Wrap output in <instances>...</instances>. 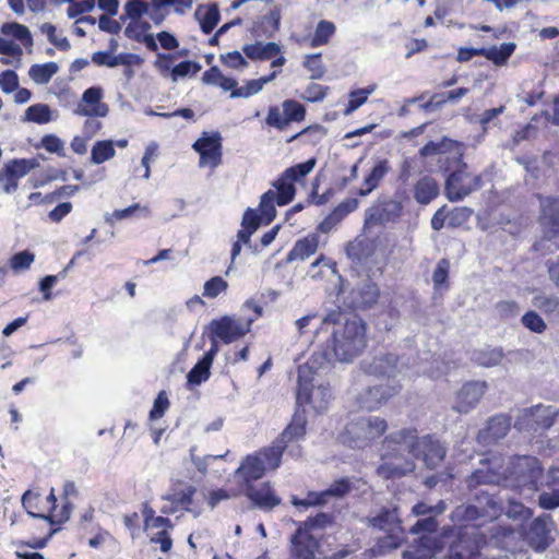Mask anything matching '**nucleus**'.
<instances>
[{
  "mask_svg": "<svg viewBox=\"0 0 559 559\" xmlns=\"http://www.w3.org/2000/svg\"><path fill=\"white\" fill-rule=\"evenodd\" d=\"M306 424L305 411L297 409L290 424L271 447L259 451L254 455H248L243 460L236 473L243 478L246 487L260 479L266 469H276L280 466L287 443L304 437Z\"/></svg>",
  "mask_w": 559,
  "mask_h": 559,
  "instance_id": "obj_3",
  "label": "nucleus"
},
{
  "mask_svg": "<svg viewBox=\"0 0 559 559\" xmlns=\"http://www.w3.org/2000/svg\"><path fill=\"white\" fill-rule=\"evenodd\" d=\"M2 34L12 36L23 45H32V35L28 28L19 23H5L1 27Z\"/></svg>",
  "mask_w": 559,
  "mask_h": 559,
  "instance_id": "obj_43",
  "label": "nucleus"
},
{
  "mask_svg": "<svg viewBox=\"0 0 559 559\" xmlns=\"http://www.w3.org/2000/svg\"><path fill=\"white\" fill-rule=\"evenodd\" d=\"M319 245V237L317 235H310L308 237H305L300 240H298L293 249L287 254V261L292 262L295 260L304 261L308 259L310 255H312Z\"/></svg>",
  "mask_w": 559,
  "mask_h": 559,
  "instance_id": "obj_31",
  "label": "nucleus"
},
{
  "mask_svg": "<svg viewBox=\"0 0 559 559\" xmlns=\"http://www.w3.org/2000/svg\"><path fill=\"white\" fill-rule=\"evenodd\" d=\"M454 143V141L448 138H443L440 142L430 141L419 150V154L423 157H428L444 153L450 151Z\"/></svg>",
  "mask_w": 559,
  "mask_h": 559,
  "instance_id": "obj_47",
  "label": "nucleus"
},
{
  "mask_svg": "<svg viewBox=\"0 0 559 559\" xmlns=\"http://www.w3.org/2000/svg\"><path fill=\"white\" fill-rule=\"evenodd\" d=\"M401 210V204L395 201L373 205L366 211L365 227L368 228L374 225H384L397 217Z\"/></svg>",
  "mask_w": 559,
  "mask_h": 559,
  "instance_id": "obj_23",
  "label": "nucleus"
},
{
  "mask_svg": "<svg viewBox=\"0 0 559 559\" xmlns=\"http://www.w3.org/2000/svg\"><path fill=\"white\" fill-rule=\"evenodd\" d=\"M283 111L285 115V118L288 119V124L292 121H301L305 118L306 109L305 107L293 99L284 100L283 103Z\"/></svg>",
  "mask_w": 559,
  "mask_h": 559,
  "instance_id": "obj_51",
  "label": "nucleus"
},
{
  "mask_svg": "<svg viewBox=\"0 0 559 559\" xmlns=\"http://www.w3.org/2000/svg\"><path fill=\"white\" fill-rule=\"evenodd\" d=\"M462 524V522L454 521ZM465 532L454 540L448 550L449 559H476L481 543H486L484 533H476L475 522H463Z\"/></svg>",
  "mask_w": 559,
  "mask_h": 559,
  "instance_id": "obj_11",
  "label": "nucleus"
},
{
  "mask_svg": "<svg viewBox=\"0 0 559 559\" xmlns=\"http://www.w3.org/2000/svg\"><path fill=\"white\" fill-rule=\"evenodd\" d=\"M114 143L110 140L97 141L91 151V160L99 165L115 156Z\"/></svg>",
  "mask_w": 559,
  "mask_h": 559,
  "instance_id": "obj_41",
  "label": "nucleus"
},
{
  "mask_svg": "<svg viewBox=\"0 0 559 559\" xmlns=\"http://www.w3.org/2000/svg\"><path fill=\"white\" fill-rule=\"evenodd\" d=\"M103 90L92 86L84 91L82 103L75 109V115L84 117H105L108 114V106L102 103Z\"/></svg>",
  "mask_w": 559,
  "mask_h": 559,
  "instance_id": "obj_20",
  "label": "nucleus"
},
{
  "mask_svg": "<svg viewBox=\"0 0 559 559\" xmlns=\"http://www.w3.org/2000/svg\"><path fill=\"white\" fill-rule=\"evenodd\" d=\"M447 449L431 435L418 437L414 428H403L385 437L381 445V463L377 474L385 479L399 478L415 469L414 459H421L433 469L445 457Z\"/></svg>",
  "mask_w": 559,
  "mask_h": 559,
  "instance_id": "obj_1",
  "label": "nucleus"
},
{
  "mask_svg": "<svg viewBox=\"0 0 559 559\" xmlns=\"http://www.w3.org/2000/svg\"><path fill=\"white\" fill-rule=\"evenodd\" d=\"M502 358L503 352L499 347L479 349L472 354V360L486 368L498 366Z\"/></svg>",
  "mask_w": 559,
  "mask_h": 559,
  "instance_id": "obj_36",
  "label": "nucleus"
},
{
  "mask_svg": "<svg viewBox=\"0 0 559 559\" xmlns=\"http://www.w3.org/2000/svg\"><path fill=\"white\" fill-rule=\"evenodd\" d=\"M495 310L501 319H510L519 314L520 307L513 300H503L496 305Z\"/></svg>",
  "mask_w": 559,
  "mask_h": 559,
  "instance_id": "obj_62",
  "label": "nucleus"
},
{
  "mask_svg": "<svg viewBox=\"0 0 559 559\" xmlns=\"http://www.w3.org/2000/svg\"><path fill=\"white\" fill-rule=\"evenodd\" d=\"M228 283L221 276H214L204 283L203 296L207 298H216L219 294L225 293Z\"/></svg>",
  "mask_w": 559,
  "mask_h": 559,
  "instance_id": "obj_48",
  "label": "nucleus"
},
{
  "mask_svg": "<svg viewBox=\"0 0 559 559\" xmlns=\"http://www.w3.org/2000/svg\"><path fill=\"white\" fill-rule=\"evenodd\" d=\"M140 60L138 55L134 53H119L112 56L111 52L96 51L92 55V62L99 67L116 68L118 66H127L138 62Z\"/></svg>",
  "mask_w": 559,
  "mask_h": 559,
  "instance_id": "obj_29",
  "label": "nucleus"
},
{
  "mask_svg": "<svg viewBox=\"0 0 559 559\" xmlns=\"http://www.w3.org/2000/svg\"><path fill=\"white\" fill-rule=\"evenodd\" d=\"M530 408L535 423V431L549 429L559 415V409L551 405L537 404Z\"/></svg>",
  "mask_w": 559,
  "mask_h": 559,
  "instance_id": "obj_30",
  "label": "nucleus"
},
{
  "mask_svg": "<svg viewBox=\"0 0 559 559\" xmlns=\"http://www.w3.org/2000/svg\"><path fill=\"white\" fill-rule=\"evenodd\" d=\"M328 502H329V500L326 498L325 490H322L319 492L310 491V492H308V495L305 499H298V498L294 497L292 500V503L295 507H304V508L313 507V506H322Z\"/></svg>",
  "mask_w": 559,
  "mask_h": 559,
  "instance_id": "obj_50",
  "label": "nucleus"
},
{
  "mask_svg": "<svg viewBox=\"0 0 559 559\" xmlns=\"http://www.w3.org/2000/svg\"><path fill=\"white\" fill-rule=\"evenodd\" d=\"M438 528V522L433 515L419 519L409 530L412 534L433 533Z\"/></svg>",
  "mask_w": 559,
  "mask_h": 559,
  "instance_id": "obj_63",
  "label": "nucleus"
},
{
  "mask_svg": "<svg viewBox=\"0 0 559 559\" xmlns=\"http://www.w3.org/2000/svg\"><path fill=\"white\" fill-rule=\"evenodd\" d=\"M34 259L35 255L27 250L17 252L10 260L11 269L14 272L28 270L34 262Z\"/></svg>",
  "mask_w": 559,
  "mask_h": 559,
  "instance_id": "obj_54",
  "label": "nucleus"
},
{
  "mask_svg": "<svg viewBox=\"0 0 559 559\" xmlns=\"http://www.w3.org/2000/svg\"><path fill=\"white\" fill-rule=\"evenodd\" d=\"M542 223L549 239L559 236V199L544 198L540 200Z\"/></svg>",
  "mask_w": 559,
  "mask_h": 559,
  "instance_id": "obj_25",
  "label": "nucleus"
},
{
  "mask_svg": "<svg viewBox=\"0 0 559 559\" xmlns=\"http://www.w3.org/2000/svg\"><path fill=\"white\" fill-rule=\"evenodd\" d=\"M487 390L485 381H469L456 393L453 411L460 414H467L474 409Z\"/></svg>",
  "mask_w": 559,
  "mask_h": 559,
  "instance_id": "obj_19",
  "label": "nucleus"
},
{
  "mask_svg": "<svg viewBox=\"0 0 559 559\" xmlns=\"http://www.w3.org/2000/svg\"><path fill=\"white\" fill-rule=\"evenodd\" d=\"M201 70V64L194 61H182L175 66L170 71V76L174 82L178 79L186 78L188 75L197 74Z\"/></svg>",
  "mask_w": 559,
  "mask_h": 559,
  "instance_id": "obj_49",
  "label": "nucleus"
},
{
  "mask_svg": "<svg viewBox=\"0 0 559 559\" xmlns=\"http://www.w3.org/2000/svg\"><path fill=\"white\" fill-rule=\"evenodd\" d=\"M515 47L516 46L514 43H503L499 47H483V57H485L487 60H490L496 66H502L514 52Z\"/></svg>",
  "mask_w": 559,
  "mask_h": 559,
  "instance_id": "obj_34",
  "label": "nucleus"
},
{
  "mask_svg": "<svg viewBox=\"0 0 559 559\" xmlns=\"http://www.w3.org/2000/svg\"><path fill=\"white\" fill-rule=\"evenodd\" d=\"M200 22V27L204 34H210L219 21V10L216 3L207 7H199L194 13Z\"/></svg>",
  "mask_w": 559,
  "mask_h": 559,
  "instance_id": "obj_33",
  "label": "nucleus"
},
{
  "mask_svg": "<svg viewBox=\"0 0 559 559\" xmlns=\"http://www.w3.org/2000/svg\"><path fill=\"white\" fill-rule=\"evenodd\" d=\"M38 163L35 159H13L4 165L8 173H11L17 180L35 168Z\"/></svg>",
  "mask_w": 559,
  "mask_h": 559,
  "instance_id": "obj_44",
  "label": "nucleus"
},
{
  "mask_svg": "<svg viewBox=\"0 0 559 559\" xmlns=\"http://www.w3.org/2000/svg\"><path fill=\"white\" fill-rule=\"evenodd\" d=\"M212 364L213 362H211L209 360L206 361V359L202 357L192 367V369L188 372V374H187L188 384L191 386L200 385L202 382H205L206 380H209V378L211 376L210 369H211Z\"/></svg>",
  "mask_w": 559,
  "mask_h": 559,
  "instance_id": "obj_39",
  "label": "nucleus"
},
{
  "mask_svg": "<svg viewBox=\"0 0 559 559\" xmlns=\"http://www.w3.org/2000/svg\"><path fill=\"white\" fill-rule=\"evenodd\" d=\"M539 506L545 510H554L559 507V489L552 488L550 491L542 492L538 497Z\"/></svg>",
  "mask_w": 559,
  "mask_h": 559,
  "instance_id": "obj_64",
  "label": "nucleus"
},
{
  "mask_svg": "<svg viewBox=\"0 0 559 559\" xmlns=\"http://www.w3.org/2000/svg\"><path fill=\"white\" fill-rule=\"evenodd\" d=\"M474 504L459 506L451 514L452 521L475 522V526H481L487 521H493L504 510L509 519L526 520L531 516V510L523 503L514 501L501 492L498 497L493 492L477 490L474 493Z\"/></svg>",
  "mask_w": 559,
  "mask_h": 559,
  "instance_id": "obj_4",
  "label": "nucleus"
},
{
  "mask_svg": "<svg viewBox=\"0 0 559 559\" xmlns=\"http://www.w3.org/2000/svg\"><path fill=\"white\" fill-rule=\"evenodd\" d=\"M511 427V419L507 415H497L491 417L485 429L477 435L479 443L487 444L498 441L507 436Z\"/></svg>",
  "mask_w": 559,
  "mask_h": 559,
  "instance_id": "obj_24",
  "label": "nucleus"
},
{
  "mask_svg": "<svg viewBox=\"0 0 559 559\" xmlns=\"http://www.w3.org/2000/svg\"><path fill=\"white\" fill-rule=\"evenodd\" d=\"M319 538L299 527L292 537V559H322Z\"/></svg>",
  "mask_w": 559,
  "mask_h": 559,
  "instance_id": "obj_18",
  "label": "nucleus"
},
{
  "mask_svg": "<svg viewBox=\"0 0 559 559\" xmlns=\"http://www.w3.org/2000/svg\"><path fill=\"white\" fill-rule=\"evenodd\" d=\"M480 186V177L473 176L463 168L452 173L445 181V195L449 201L457 202L477 190Z\"/></svg>",
  "mask_w": 559,
  "mask_h": 559,
  "instance_id": "obj_15",
  "label": "nucleus"
},
{
  "mask_svg": "<svg viewBox=\"0 0 559 559\" xmlns=\"http://www.w3.org/2000/svg\"><path fill=\"white\" fill-rule=\"evenodd\" d=\"M333 523V516L329 513H318L316 516L308 518L300 526L302 530L325 528Z\"/></svg>",
  "mask_w": 559,
  "mask_h": 559,
  "instance_id": "obj_56",
  "label": "nucleus"
},
{
  "mask_svg": "<svg viewBox=\"0 0 559 559\" xmlns=\"http://www.w3.org/2000/svg\"><path fill=\"white\" fill-rule=\"evenodd\" d=\"M59 71L56 62H46L43 64H33L28 70V76L38 85L47 84L51 78Z\"/></svg>",
  "mask_w": 559,
  "mask_h": 559,
  "instance_id": "obj_35",
  "label": "nucleus"
},
{
  "mask_svg": "<svg viewBox=\"0 0 559 559\" xmlns=\"http://www.w3.org/2000/svg\"><path fill=\"white\" fill-rule=\"evenodd\" d=\"M19 87V76L13 70H5L0 74V88L5 94H11Z\"/></svg>",
  "mask_w": 559,
  "mask_h": 559,
  "instance_id": "obj_61",
  "label": "nucleus"
},
{
  "mask_svg": "<svg viewBox=\"0 0 559 559\" xmlns=\"http://www.w3.org/2000/svg\"><path fill=\"white\" fill-rule=\"evenodd\" d=\"M388 429V423L379 416L352 419L341 435L342 442L353 449H362L379 439Z\"/></svg>",
  "mask_w": 559,
  "mask_h": 559,
  "instance_id": "obj_6",
  "label": "nucleus"
},
{
  "mask_svg": "<svg viewBox=\"0 0 559 559\" xmlns=\"http://www.w3.org/2000/svg\"><path fill=\"white\" fill-rule=\"evenodd\" d=\"M246 495L257 508L263 511L274 509L282 501L269 483H264L259 487L249 485L246 487Z\"/></svg>",
  "mask_w": 559,
  "mask_h": 559,
  "instance_id": "obj_22",
  "label": "nucleus"
},
{
  "mask_svg": "<svg viewBox=\"0 0 559 559\" xmlns=\"http://www.w3.org/2000/svg\"><path fill=\"white\" fill-rule=\"evenodd\" d=\"M41 32L45 33L48 37V40L55 45L60 50H69L71 48V44L67 37H58L56 34V27L50 23H45L41 25Z\"/></svg>",
  "mask_w": 559,
  "mask_h": 559,
  "instance_id": "obj_57",
  "label": "nucleus"
},
{
  "mask_svg": "<svg viewBox=\"0 0 559 559\" xmlns=\"http://www.w3.org/2000/svg\"><path fill=\"white\" fill-rule=\"evenodd\" d=\"M336 26L333 22L321 20L314 29L313 36L310 41V46L316 48L326 45L331 37L335 34Z\"/></svg>",
  "mask_w": 559,
  "mask_h": 559,
  "instance_id": "obj_37",
  "label": "nucleus"
},
{
  "mask_svg": "<svg viewBox=\"0 0 559 559\" xmlns=\"http://www.w3.org/2000/svg\"><path fill=\"white\" fill-rule=\"evenodd\" d=\"M39 499H40V495L39 493L33 492L31 490H27L22 496V504H23L24 509L26 510V512L32 518H39V519L48 520V515L35 512V510L38 509Z\"/></svg>",
  "mask_w": 559,
  "mask_h": 559,
  "instance_id": "obj_52",
  "label": "nucleus"
},
{
  "mask_svg": "<svg viewBox=\"0 0 559 559\" xmlns=\"http://www.w3.org/2000/svg\"><path fill=\"white\" fill-rule=\"evenodd\" d=\"M352 490V484L347 478H341L335 480L329 488L325 489L326 498L330 500L331 498L340 499L343 498Z\"/></svg>",
  "mask_w": 559,
  "mask_h": 559,
  "instance_id": "obj_55",
  "label": "nucleus"
},
{
  "mask_svg": "<svg viewBox=\"0 0 559 559\" xmlns=\"http://www.w3.org/2000/svg\"><path fill=\"white\" fill-rule=\"evenodd\" d=\"M503 469H507L508 475L503 476L506 486L527 488L528 490L536 487L543 472L539 461L530 455L509 457L507 462L503 459Z\"/></svg>",
  "mask_w": 559,
  "mask_h": 559,
  "instance_id": "obj_7",
  "label": "nucleus"
},
{
  "mask_svg": "<svg viewBox=\"0 0 559 559\" xmlns=\"http://www.w3.org/2000/svg\"><path fill=\"white\" fill-rule=\"evenodd\" d=\"M302 66L311 72L310 79H321L325 73V67L321 61V53L306 55L302 61Z\"/></svg>",
  "mask_w": 559,
  "mask_h": 559,
  "instance_id": "obj_46",
  "label": "nucleus"
},
{
  "mask_svg": "<svg viewBox=\"0 0 559 559\" xmlns=\"http://www.w3.org/2000/svg\"><path fill=\"white\" fill-rule=\"evenodd\" d=\"M262 90H263V85H262L260 79L249 80L246 82V84L243 86H240L237 90H234L230 93V97L231 98H248L252 95L258 94Z\"/></svg>",
  "mask_w": 559,
  "mask_h": 559,
  "instance_id": "obj_53",
  "label": "nucleus"
},
{
  "mask_svg": "<svg viewBox=\"0 0 559 559\" xmlns=\"http://www.w3.org/2000/svg\"><path fill=\"white\" fill-rule=\"evenodd\" d=\"M413 192L418 204L428 205L439 195L440 189L435 178L425 175L416 181Z\"/></svg>",
  "mask_w": 559,
  "mask_h": 559,
  "instance_id": "obj_27",
  "label": "nucleus"
},
{
  "mask_svg": "<svg viewBox=\"0 0 559 559\" xmlns=\"http://www.w3.org/2000/svg\"><path fill=\"white\" fill-rule=\"evenodd\" d=\"M389 170V162L386 159L379 160L365 178L364 188L359 189L358 194L360 197H366L371 193L379 186L380 181L385 177Z\"/></svg>",
  "mask_w": 559,
  "mask_h": 559,
  "instance_id": "obj_32",
  "label": "nucleus"
},
{
  "mask_svg": "<svg viewBox=\"0 0 559 559\" xmlns=\"http://www.w3.org/2000/svg\"><path fill=\"white\" fill-rule=\"evenodd\" d=\"M330 370V358L325 352H316L298 367V388L296 402L298 407L309 405L316 413H322L333 397L331 386L321 381Z\"/></svg>",
  "mask_w": 559,
  "mask_h": 559,
  "instance_id": "obj_5",
  "label": "nucleus"
},
{
  "mask_svg": "<svg viewBox=\"0 0 559 559\" xmlns=\"http://www.w3.org/2000/svg\"><path fill=\"white\" fill-rule=\"evenodd\" d=\"M329 87L318 83H311L307 86L301 97L310 103L322 102L326 96Z\"/></svg>",
  "mask_w": 559,
  "mask_h": 559,
  "instance_id": "obj_60",
  "label": "nucleus"
},
{
  "mask_svg": "<svg viewBox=\"0 0 559 559\" xmlns=\"http://www.w3.org/2000/svg\"><path fill=\"white\" fill-rule=\"evenodd\" d=\"M400 389L395 383L368 386L358 394L357 404L362 409L376 411L396 395Z\"/></svg>",
  "mask_w": 559,
  "mask_h": 559,
  "instance_id": "obj_17",
  "label": "nucleus"
},
{
  "mask_svg": "<svg viewBox=\"0 0 559 559\" xmlns=\"http://www.w3.org/2000/svg\"><path fill=\"white\" fill-rule=\"evenodd\" d=\"M368 523L389 534L390 542H383L382 547H399L401 540L399 534L402 532V527L396 508H382L376 515L368 518Z\"/></svg>",
  "mask_w": 559,
  "mask_h": 559,
  "instance_id": "obj_16",
  "label": "nucleus"
},
{
  "mask_svg": "<svg viewBox=\"0 0 559 559\" xmlns=\"http://www.w3.org/2000/svg\"><path fill=\"white\" fill-rule=\"evenodd\" d=\"M276 192L274 190H267L261 195L259 211L260 216L263 219V224L269 225L276 216Z\"/></svg>",
  "mask_w": 559,
  "mask_h": 559,
  "instance_id": "obj_38",
  "label": "nucleus"
},
{
  "mask_svg": "<svg viewBox=\"0 0 559 559\" xmlns=\"http://www.w3.org/2000/svg\"><path fill=\"white\" fill-rule=\"evenodd\" d=\"M362 369L367 374L395 380L406 376L409 359L394 352H379L370 360L362 362Z\"/></svg>",
  "mask_w": 559,
  "mask_h": 559,
  "instance_id": "obj_8",
  "label": "nucleus"
},
{
  "mask_svg": "<svg viewBox=\"0 0 559 559\" xmlns=\"http://www.w3.org/2000/svg\"><path fill=\"white\" fill-rule=\"evenodd\" d=\"M192 148L199 153V166H209L211 169L217 168L222 164V136L219 132H203L193 143Z\"/></svg>",
  "mask_w": 559,
  "mask_h": 559,
  "instance_id": "obj_14",
  "label": "nucleus"
},
{
  "mask_svg": "<svg viewBox=\"0 0 559 559\" xmlns=\"http://www.w3.org/2000/svg\"><path fill=\"white\" fill-rule=\"evenodd\" d=\"M254 319H241L233 316H223L210 322L207 331L225 344H230L245 336L251 329Z\"/></svg>",
  "mask_w": 559,
  "mask_h": 559,
  "instance_id": "obj_13",
  "label": "nucleus"
},
{
  "mask_svg": "<svg viewBox=\"0 0 559 559\" xmlns=\"http://www.w3.org/2000/svg\"><path fill=\"white\" fill-rule=\"evenodd\" d=\"M342 318L341 312L333 311L323 317L321 326L314 330L317 334L323 331L331 333L323 350L330 358V366L333 359L345 364L354 361L367 346L366 323L359 318L343 322Z\"/></svg>",
  "mask_w": 559,
  "mask_h": 559,
  "instance_id": "obj_2",
  "label": "nucleus"
},
{
  "mask_svg": "<svg viewBox=\"0 0 559 559\" xmlns=\"http://www.w3.org/2000/svg\"><path fill=\"white\" fill-rule=\"evenodd\" d=\"M379 294L378 286L367 278L352 288L348 298L353 308L366 309L377 302Z\"/></svg>",
  "mask_w": 559,
  "mask_h": 559,
  "instance_id": "obj_21",
  "label": "nucleus"
},
{
  "mask_svg": "<svg viewBox=\"0 0 559 559\" xmlns=\"http://www.w3.org/2000/svg\"><path fill=\"white\" fill-rule=\"evenodd\" d=\"M523 325L535 333H543L546 330V323L535 311H528L522 317Z\"/></svg>",
  "mask_w": 559,
  "mask_h": 559,
  "instance_id": "obj_59",
  "label": "nucleus"
},
{
  "mask_svg": "<svg viewBox=\"0 0 559 559\" xmlns=\"http://www.w3.org/2000/svg\"><path fill=\"white\" fill-rule=\"evenodd\" d=\"M316 164V158H309L304 163L287 168L281 177L273 182V187L276 189V205L284 206L293 201L296 194L294 183L311 173Z\"/></svg>",
  "mask_w": 559,
  "mask_h": 559,
  "instance_id": "obj_9",
  "label": "nucleus"
},
{
  "mask_svg": "<svg viewBox=\"0 0 559 559\" xmlns=\"http://www.w3.org/2000/svg\"><path fill=\"white\" fill-rule=\"evenodd\" d=\"M136 212H142L144 216L150 215L147 206H141L139 203H134L123 210H115L111 214L105 216V221L108 224H112L114 221H122L133 216Z\"/></svg>",
  "mask_w": 559,
  "mask_h": 559,
  "instance_id": "obj_45",
  "label": "nucleus"
},
{
  "mask_svg": "<svg viewBox=\"0 0 559 559\" xmlns=\"http://www.w3.org/2000/svg\"><path fill=\"white\" fill-rule=\"evenodd\" d=\"M52 111L46 104H35L29 106L25 111V121L45 124L52 120Z\"/></svg>",
  "mask_w": 559,
  "mask_h": 559,
  "instance_id": "obj_40",
  "label": "nucleus"
},
{
  "mask_svg": "<svg viewBox=\"0 0 559 559\" xmlns=\"http://www.w3.org/2000/svg\"><path fill=\"white\" fill-rule=\"evenodd\" d=\"M555 531L556 525L551 516L539 515L522 531L523 542L536 552H543L555 542Z\"/></svg>",
  "mask_w": 559,
  "mask_h": 559,
  "instance_id": "obj_10",
  "label": "nucleus"
},
{
  "mask_svg": "<svg viewBox=\"0 0 559 559\" xmlns=\"http://www.w3.org/2000/svg\"><path fill=\"white\" fill-rule=\"evenodd\" d=\"M444 510H445L444 501H439L435 506H429L425 502H419V503L415 504L412 509L413 513L416 516H429V515L436 516V515L444 512Z\"/></svg>",
  "mask_w": 559,
  "mask_h": 559,
  "instance_id": "obj_58",
  "label": "nucleus"
},
{
  "mask_svg": "<svg viewBox=\"0 0 559 559\" xmlns=\"http://www.w3.org/2000/svg\"><path fill=\"white\" fill-rule=\"evenodd\" d=\"M479 464L480 466L466 479L469 490L477 489L480 485H500L503 483V476H508L507 469L502 471V456L491 455L480 460Z\"/></svg>",
  "mask_w": 559,
  "mask_h": 559,
  "instance_id": "obj_12",
  "label": "nucleus"
},
{
  "mask_svg": "<svg viewBox=\"0 0 559 559\" xmlns=\"http://www.w3.org/2000/svg\"><path fill=\"white\" fill-rule=\"evenodd\" d=\"M490 540L498 547L514 551L518 548V542L523 539L522 532L509 525H492L489 528Z\"/></svg>",
  "mask_w": 559,
  "mask_h": 559,
  "instance_id": "obj_26",
  "label": "nucleus"
},
{
  "mask_svg": "<svg viewBox=\"0 0 559 559\" xmlns=\"http://www.w3.org/2000/svg\"><path fill=\"white\" fill-rule=\"evenodd\" d=\"M533 305L543 312L559 318V297L539 294L533 298Z\"/></svg>",
  "mask_w": 559,
  "mask_h": 559,
  "instance_id": "obj_42",
  "label": "nucleus"
},
{
  "mask_svg": "<svg viewBox=\"0 0 559 559\" xmlns=\"http://www.w3.org/2000/svg\"><path fill=\"white\" fill-rule=\"evenodd\" d=\"M243 53L251 60H270L282 53V48L276 43H262L245 45L242 48Z\"/></svg>",
  "mask_w": 559,
  "mask_h": 559,
  "instance_id": "obj_28",
  "label": "nucleus"
}]
</instances>
